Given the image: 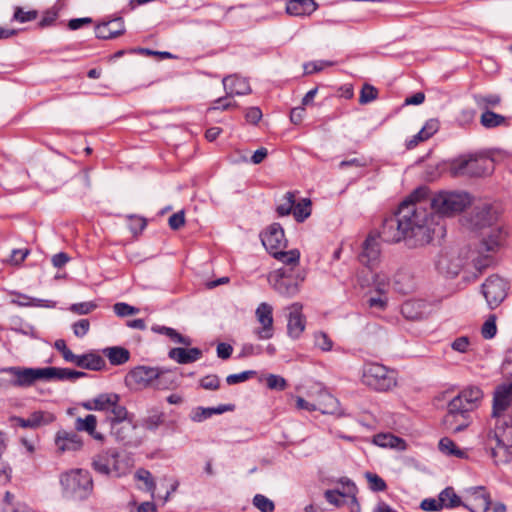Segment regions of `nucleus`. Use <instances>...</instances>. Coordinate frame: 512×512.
<instances>
[{
	"instance_id": "6e6552de",
	"label": "nucleus",
	"mask_w": 512,
	"mask_h": 512,
	"mask_svg": "<svg viewBox=\"0 0 512 512\" xmlns=\"http://www.w3.org/2000/svg\"><path fill=\"white\" fill-rule=\"evenodd\" d=\"M504 237L505 233L501 228L495 227L491 229L489 235L482 239L478 248L480 256L474 260V265L477 270L481 271L492 264L493 259L485 253L495 252L501 245Z\"/></svg>"
},
{
	"instance_id": "f8f14e48",
	"label": "nucleus",
	"mask_w": 512,
	"mask_h": 512,
	"mask_svg": "<svg viewBox=\"0 0 512 512\" xmlns=\"http://www.w3.org/2000/svg\"><path fill=\"white\" fill-rule=\"evenodd\" d=\"M481 290L488 306L494 309L506 298L508 283L497 275L491 276L482 284Z\"/></svg>"
},
{
	"instance_id": "052dcab7",
	"label": "nucleus",
	"mask_w": 512,
	"mask_h": 512,
	"mask_svg": "<svg viewBox=\"0 0 512 512\" xmlns=\"http://www.w3.org/2000/svg\"><path fill=\"white\" fill-rule=\"evenodd\" d=\"M334 62L332 61H314L308 62L303 65L305 74H312L315 72H320L324 69L325 66H333Z\"/></svg>"
},
{
	"instance_id": "7ed1b4c3",
	"label": "nucleus",
	"mask_w": 512,
	"mask_h": 512,
	"mask_svg": "<svg viewBox=\"0 0 512 512\" xmlns=\"http://www.w3.org/2000/svg\"><path fill=\"white\" fill-rule=\"evenodd\" d=\"M471 199L466 192L440 191L430 200L431 208L442 216H453L462 212Z\"/></svg>"
},
{
	"instance_id": "49530a36",
	"label": "nucleus",
	"mask_w": 512,
	"mask_h": 512,
	"mask_svg": "<svg viewBox=\"0 0 512 512\" xmlns=\"http://www.w3.org/2000/svg\"><path fill=\"white\" fill-rule=\"evenodd\" d=\"M421 304L416 301H406L401 306V312L403 316L410 320H415L421 317L422 312L416 311V308H419Z\"/></svg>"
},
{
	"instance_id": "79ce46f5",
	"label": "nucleus",
	"mask_w": 512,
	"mask_h": 512,
	"mask_svg": "<svg viewBox=\"0 0 512 512\" xmlns=\"http://www.w3.org/2000/svg\"><path fill=\"white\" fill-rule=\"evenodd\" d=\"M474 101L478 108L487 111L489 107H495L501 102L500 96L496 94L474 95Z\"/></svg>"
},
{
	"instance_id": "e433bc0d",
	"label": "nucleus",
	"mask_w": 512,
	"mask_h": 512,
	"mask_svg": "<svg viewBox=\"0 0 512 512\" xmlns=\"http://www.w3.org/2000/svg\"><path fill=\"white\" fill-rule=\"evenodd\" d=\"M152 331L158 334L166 335L175 343L183 344L185 346L191 345V339L178 333L175 329L166 326H153Z\"/></svg>"
},
{
	"instance_id": "e2e57ef3",
	"label": "nucleus",
	"mask_w": 512,
	"mask_h": 512,
	"mask_svg": "<svg viewBox=\"0 0 512 512\" xmlns=\"http://www.w3.org/2000/svg\"><path fill=\"white\" fill-rule=\"evenodd\" d=\"M97 305L93 302H82V303H75L72 304L69 308L71 312L79 314V315H85L93 311Z\"/></svg>"
},
{
	"instance_id": "c9c22d12",
	"label": "nucleus",
	"mask_w": 512,
	"mask_h": 512,
	"mask_svg": "<svg viewBox=\"0 0 512 512\" xmlns=\"http://www.w3.org/2000/svg\"><path fill=\"white\" fill-rule=\"evenodd\" d=\"M108 413H110V415L107 416L106 421L110 426L112 424L124 422L130 418H133V415H130L126 407L119 404V402H115Z\"/></svg>"
},
{
	"instance_id": "680f3d73",
	"label": "nucleus",
	"mask_w": 512,
	"mask_h": 512,
	"mask_svg": "<svg viewBox=\"0 0 512 512\" xmlns=\"http://www.w3.org/2000/svg\"><path fill=\"white\" fill-rule=\"evenodd\" d=\"M114 312L119 317H125L138 313V309L127 303L119 302L113 306Z\"/></svg>"
},
{
	"instance_id": "a878e982",
	"label": "nucleus",
	"mask_w": 512,
	"mask_h": 512,
	"mask_svg": "<svg viewBox=\"0 0 512 512\" xmlns=\"http://www.w3.org/2000/svg\"><path fill=\"white\" fill-rule=\"evenodd\" d=\"M115 402H120V396L116 393H102L97 397L83 403L86 410L109 412Z\"/></svg>"
},
{
	"instance_id": "a18cd8bd",
	"label": "nucleus",
	"mask_w": 512,
	"mask_h": 512,
	"mask_svg": "<svg viewBox=\"0 0 512 512\" xmlns=\"http://www.w3.org/2000/svg\"><path fill=\"white\" fill-rule=\"evenodd\" d=\"M311 200L303 199L300 203H298L293 208V215L298 222H303L306 218H308L311 214Z\"/></svg>"
},
{
	"instance_id": "ea45409f",
	"label": "nucleus",
	"mask_w": 512,
	"mask_h": 512,
	"mask_svg": "<svg viewBox=\"0 0 512 512\" xmlns=\"http://www.w3.org/2000/svg\"><path fill=\"white\" fill-rule=\"evenodd\" d=\"M439 450L447 456H455L457 458H466L467 454L461 450L456 444L448 437H444L439 441Z\"/></svg>"
},
{
	"instance_id": "1a4fd4ad",
	"label": "nucleus",
	"mask_w": 512,
	"mask_h": 512,
	"mask_svg": "<svg viewBox=\"0 0 512 512\" xmlns=\"http://www.w3.org/2000/svg\"><path fill=\"white\" fill-rule=\"evenodd\" d=\"M305 279V274L298 273L294 278L292 268H281L270 277L274 289L281 295L292 297L299 292L300 283Z\"/></svg>"
},
{
	"instance_id": "423d86ee",
	"label": "nucleus",
	"mask_w": 512,
	"mask_h": 512,
	"mask_svg": "<svg viewBox=\"0 0 512 512\" xmlns=\"http://www.w3.org/2000/svg\"><path fill=\"white\" fill-rule=\"evenodd\" d=\"M52 371V367L26 368L13 366L1 369V373L11 375L9 384L14 387H30L38 380H52Z\"/></svg>"
},
{
	"instance_id": "2f4dec72",
	"label": "nucleus",
	"mask_w": 512,
	"mask_h": 512,
	"mask_svg": "<svg viewBox=\"0 0 512 512\" xmlns=\"http://www.w3.org/2000/svg\"><path fill=\"white\" fill-rule=\"evenodd\" d=\"M102 353L114 366L123 365L130 359L129 350L121 346L106 347L102 350Z\"/></svg>"
},
{
	"instance_id": "6e6d98bb",
	"label": "nucleus",
	"mask_w": 512,
	"mask_h": 512,
	"mask_svg": "<svg viewBox=\"0 0 512 512\" xmlns=\"http://www.w3.org/2000/svg\"><path fill=\"white\" fill-rule=\"evenodd\" d=\"M266 383L267 387L271 390L282 391L287 386L286 380L283 377L275 374L268 375L266 378Z\"/></svg>"
},
{
	"instance_id": "2eb2a0df",
	"label": "nucleus",
	"mask_w": 512,
	"mask_h": 512,
	"mask_svg": "<svg viewBox=\"0 0 512 512\" xmlns=\"http://www.w3.org/2000/svg\"><path fill=\"white\" fill-rule=\"evenodd\" d=\"M260 236L263 246L271 255L287 246L284 230L279 223L269 225Z\"/></svg>"
},
{
	"instance_id": "bf43d9fd",
	"label": "nucleus",
	"mask_w": 512,
	"mask_h": 512,
	"mask_svg": "<svg viewBox=\"0 0 512 512\" xmlns=\"http://www.w3.org/2000/svg\"><path fill=\"white\" fill-rule=\"evenodd\" d=\"M256 374L255 371H243L238 374H230L226 377V382L229 385H235L241 382H245Z\"/></svg>"
},
{
	"instance_id": "69168bd1",
	"label": "nucleus",
	"mask_w": 512,
	"mask_h": 512,
	"mask_svg": "<svg viewBox=\"0 0 512 512\" xmlns=\"http://www.w3.org/2000/svg\"><path fill=\"white\" fill-rule=\"evenodd\" d=\"M169 227L172 230H179L185 224V213L184 211H178L172 214L168 219Z\"/></svg>"
},
{
	"instance_id": "f03ea898",
	"label": "nucleus",
	"mask_w": 512,
	"mask_h": 512,
	"mask_svg": "<svg viewBox=\"0 0 512 512\" xmlns=\"http://www.w3.org/2000/svg\"><path fill=\"white\" fill-rule=\"evenodd\" d=\"M482 446L497 466L512 460V383L494 391L491 422L482 435Z\"/></svg>"
},
{
	"instance_id": "58836bf2",
	"label": "nucleus",
	"mask_w": 512,
	"mask_h": 512,
	"mask_svg": "<svg viewBox=\"0 0 512 512\" xmlns=\"http://www.w3.org/2000/svg\"><path fill=\"white\" fill-rule=\"evenodd\" d=\"M439 500L442 502V506H445L447 508H455L458 506H463L466 503H463L460 499V497L454 492V489L452 487L445 488L440 494H439Z\"/></svg>"
},
{
	"instance_id": "412c9836",
	"label": "nucleus",
	"mask_w": 512,
	"mask_h": 512,
	"mask_svg": "<svg viewBox=\"0 0 512 512\" xmlns=\"http://www.w3.org/2000/svg\"><path fill=\"white\" fill-rule=\"evenodd\" d=\"M289 309L287 333L291 338L297 339L305 329V318L301 313L302 305L293 303Z\"/></svg>"
},
{
	"instance_id": "7c9ffc66",
	"label": "nucleus",
	"mask_w": 512,
	"mask_h": 512,
	"mask_svg": "<svg viewBox=\"0 0 512 512\" xmlns=\"http://www.w3.org/2000/svg\"><path fill=\"white\" fill-rule=\"evenodd\" d=\"M97 418L95 415L89 414L85 418H77L75 421V429L77 431H85L95 440L103 441L104 436L96 431Z\"/></svg>"
},
{
	"instance_id": "bb28decb",
	"label": "nucleus",
	"mask_w": 512,
	"mask_h": 512,
	"mask_svg": "<svg viewBox=\"0 0 512 512\" xmlns=\"http://www.w3.org/2000/svg\"><path fill=\"white\" fill-rule=\"evenodd\" d=\"M223 86L227 96L247 95L251 93V87L245 78L227 76L223 79Z\"/></svg>"
},
{
	"instance_id": "0eeeda50",
	"label": "nucleus",
	"mask_w": 512,
	"mask_h": 512,
	"mask_svg": "<svg viewBox=\"0 0 512 512\" xmlns=\"http://www.w3.org/2000/svg\"><path fill=\"white\" fill-rule=\"evenodd\" d=\"M492 169L491 159L477 155L459 158L452 164V172L457 176L481 177L489 174Z\"/></svg>"
},
{
	"instance_id": "5fc2aeb1",
	"label": "nucleus",
	"mask_w": 512,
	"mask_h": 512,
	"mask_svg": "<svg viewBox=\"0 0 512 512\" xmlns=\"http://www.w3.org/2000/svg\"><path fill=\"white\" fill-rule=\"evenodd\" d=\"M37 16L38 12L36 10L25 12L21 7H16L13 15V20L18 21L20 23H25L28 21L35 20Z\"/></svg>"
},
{
	"instance_id": "cd10ccee",
	"label": "nucleus",
	"mask_w": 512,
	"mask_h": 512,
	"mask_svg": "<svg viewBox=\"0 0 512 512\" xmlns=\"http://www.w3.org/2000/svg\"><path fill=\"white\" fill-rule=\"evenodd\" d=\"M202 354V350L196 347L190 349L176 347L169 351L168 356L179 364H188L199 360Z\"/></svg>"
},
{
	"instance_id": "f257e3e1",
	"label": "nucleus",
	"mask_w": 512,
	"mask_h": 512,
	"mask_svg": "<svg viewBox=\"0 0 512 512\" xmlns=\"http://www.w3.org/2000/svg\"><path fill=\"white\" fill-rule=\"evenodd\" d=\"M428 196L427 187L415 189L398 210L383 220L380 237L387 243L405 241L409 247L428 244L432 240L429 215L419 202Z\"/></svg>"
},
{
	"instance_id": "4d7b16f0",
	"label": "nucleus",
	"mask_w": 512,
	"mask_h": 512,
	"mask_svg": "<svg viewBox=\"0 0 512 512\" xmlns=\"http://www.w3.org/2000/svg\"><path fill=\"white\" fill-rule=\"evenodd\" d=\"M135 477L145 483L146 489L148 491L153 492L155 490L156 485L154 479L148 470L138 469L135 473Z\"/></svg>"
},
{
	"instance_id": "de8ad7c7",
	"label": "nucleus",
	"mask_w": 512,
	"mask_h": 512,
	"mask_svg": "<svg viewBox=\"0 0 512 512\" xmlns=\"http://www.w3.org/2000/svg\"><path fill=\"white\" fill-rule=\"evenodd\" d=\"M295 198L294 194L288 192L282 199V202L277 206L276 211L279 216L289 215L294 208Z\"/></svg>"
},
{
	"instance_id": "c85d7f7f",
	"label": "nucleus",
	"mask_w": 512,
	"mask_h": 512,
	"mask_svg": "<svg viewBox=\"0 0 512 512\" xmlns=\"http://www.w3.org/2000/svg\"><path fill=\"white\" fill-rule=\"evenodd\" d=\"M439 129V121L436 119H429L422 129L414 135L406 143L407 149L415 148L420 142H423L433 136Z\"/></svg>"
},
{
	"instance_id": "09e8293b",
	"label": "nucleus",
	"mask_w": 512,
	"mask_h": 512,
	"mask_svg": "<svg viewBox=\"0 0 512 512\" xmlns=\"http://www.w3.org/2000/svg\"><path fill=\"white\" fill-rule=\"evenodd\" d=\"M253 505L261 512H273L275 510L274 502L262 494L254 496Z\"/></svg>"
},
{
	"instance_id": "c03bdc74",
	"label": "nucleus",
	"mask_w": 512,
	"mask_h": 512,
	"mask_svg": "<svg viewBox=\"0 0 512 512\" xmlns=\"http://www.w3.org/2000/svg\"><path fill=\"white\" fill-rule=\"evenodd\" d=\"M165 423V414L163 412H153L143 419L142 425L150 431H155L159 426Z\"/></svg>"
},
{
	"instance_id": "864d4df0",
	"label": "nucleus",
	"mask_w": 512,
	"mask_h": 512,
	"mask_svg": "<svg viewBox=\"0 0 512 512\" xmlns=\"http://www.w3.org/2000/svg\"><path fill=\"white\" fill-rule=\"evenodd\" d=\"M496 333V317L495 315H490L482 326L481 334L485 339H491L496 335Z\"/></svg>"
},
{
	"instance_id": "473e14b6",
	"label": "nucleus",
	"mask_w": 512,
	"mask_h": 512,
	"mask_svg": "<svg viewBox=\"0 0 512 512\" xmlns=\"http://www.w3.org/2000/svg\"><path fill=\"white\" fill-rule=\"evenodd\" d=\"M317 410L323 414H335L339 409V401L327 392H322L319 395L318 403L316 404Z\"/></svg>"
},
{
	"instance_id": "72a5a7b5",
	"label": "nucleus",
	"mask_w": 512,
	"mask_h": 512,
	"mask_svg": "<svg viewBox=\"0 0 512 512\" xmlns=\"http://www.w3.org/2000/svg\"><path fill=\"white\" fill-rule=\"evenodd\" d=\"M373 442L380 447L397 448L404 450L406 448L405 441L392 434L380 433L374 436Z\"/></svg>"
},
{
	"instance_id": "39448f33",
	"label": "nucleus",
	"mask_w": 512,
	"mask_h": 512,
	"mask_svg": "<svg viewBox=\"0 0 512 512\" xmlns=\"http://www.w3.org/2000/svg\"><path fill=\"white\" fill-rule=\"evenodd\" d=\"M61 484L65 493L74 498L86 499L93 489V481L88 471L74 470L61 477Z\"/></svg>"
},
{
	"instance_id": "393cba45",
	"label": "nucleus",
	"mask_w": 512,
	"mask_h": 512,
	"mask_svg": "<svg viewBox=\"0 0 512 512\" xmlns=\"http://www.w3.org/2000/svg\"><path fill=\"white\" fill-rule=\"evenodd\" d=\"M57 449L61 452L77 451L82 447V440L76 432L58 431L55 438Z\"/></svg>"
},
{
	"instance_id": "5701e85b",
	"label": "nucleus",
	"mask_w": 512,
	"mask_h": 512,
	"mask_svg": "<svg viewBox=\"0 0 512 512\" xmlns=\"http://www.w3.org/2000/svg\"><path fill=\"white\" fill-rule=\"evenodd\" d=\"M380 245L375 236H368L363 243L362 252L359 254V260L362 264L372 267L380 258Z\"/></svg>"
},
{
	"instance_id": "ddd939ff",
	"label": "nucleus",
	"mask_w": 512,
	"mask_h": 512,
	"mask_svg": "<svg viewBox=\"0 0 512 512\" xmlns=\"http://www.w3.org/2000/svg\"><path fill=\"white\" fill-rule=\"evenodd\" d=\"M483 398V392L479 387L470 386L463 389L449 403L451 411H459V408L470 414L478 408Z\"/></svg>"
},
{
	"instance_id": "9b49d317",
	"label": "nucleus",
	"mask_w": 512,
	"mask_h": 512,
	"mask_svg": "<svg viewBox=\"0 0 512 512\" xmlns=\"http://www.w3.org/2000/svg\"><path fill=\"white\" fill-rule=\"evenodd\" d=\"M128 378L134 384L141 388H146L150 386H154L157 388L164 387L162 383L164 378V372L161 371L159 368L138 366L129 372Z\"/></svg>"
},
{
	"instance_id": "dca6fc26",
	"label": "nucleus",
	"mask_w": 512,
	"mask_h": 512,
	"mask_svg": "<svg viewBox=\"0 0 512 512\" xmlns=\"http://www.w3.org/2000/svg\"><path fill=\"white\" fill-rule=\"evenodd\" d=\"M112 434L116 440L122 442L124 445L136 447L140 445L141 440L135 434L136 424L133 422V418H130L124 422L112 424Z\"/></svg>"
},
{
	"instance_id": "9d476101",
	"label": "nucleus",
	"mask_w": 512,
	"mask_h": 512,
	"mask_svg": "<svg viewBox=\"0 0 512 512\" xmlns=\"http://www.w3.org/2000/svg\"><path fill=\"white\" fill-rule=\"evenodd\" d=\"M496 220L497 212L489 203L475 205L466 218L467 225L472 230L491 227Z\"/></svg>"
},
{
	"instance_id": "20e7f679",
	"label": "nucleus",
	"mask_w": 512,
	"mask_h": 512,
	"mask_svg": "<svg viewBox=\"0 0 512 512\" xmlns=\"http://www.w3.org/2000/svg\"><path fill=\"white\" fill-rule=\"evenodd\" d=\"M362 382L376 391H387L397 384L396 372L379 363H366Z\"/></svg>"
},
{
	"instance_id": "774afa93",
	"label": "nucleus",
	"mask_w": 512,
	"mask_h": 512,
	"mask_svg": "<svg viewBox=\"0 0 512 512\" xmlns=\"http://www.w3.org/2000/svg\"><path fill=\"white\" fill-rule=\"evenodd\" d=\"M200 385L206 390H217L220 386V380L216 375H208L201 379Z\"/></svg>"
},
{
	"instance_id": "338daca9",
	"label": "nucleus",
	"mask_w": 512,
	"mask_h": 512,
	"mask_svg": "<svg viewBox=\"0 0 512 512\" xmlns=\"http://www.w3.org/2000/svg\"><path fill=\"white\" fill-rule=\"evenodd\" d=\"M54 347L58 350L65 361L71 362L74 358V353L67 347L65 340L58 339L54 343Z\"/></svg>"
},
{
	"instance_id": "a211bd4d",
	"label": "nucleus",
	"mask_w": 512,
	"mask_h": 512,
	"mask_svg": "<svg viewBox=\"0 0 512 512\" xmlns=\"http://www.w3.org/2000/svg\"><path fill=\"white\" fill-rule=\"evenodd\" d=\"M273 308L271 305L263 302L256 309L257 321L261 324V328L255 330V334L259 339H270L273 336Z\"/></svg>"
},
{
	"instance_id": "f704fd0d",
	"label": "nucleus",
	"mask_w": 512,
	"mask_h": 512,
	"mask_svg": "<svg viewBox=\"0 0 512 512\" xmlns=\"http://www.w3.org/2000/svg\"><path fill=\"white\" fill-rule=\"evenodd\" d=\"M232 409H233L232 405H220L216 408L199 407L193 412L191 419L194 422H201V421L211 417L213 414H221L225 411H229Z\"/></svg>"
},
{
	"instance_id": "3c124183",
	"label": "nucleus",
	"mask_w": 512,
	"mask_h": 512,
	"mask_svg": "<svg viewBox=\"0 0 512 512\" xmlns=\"http://www.w3.org/2000/svg\"><path fill=\"white\" fill-rule=\"evenodd\" d=\"M365 477L368 481L369 488L374 492L384 491L387 488L385 481L377 474L366 472Z\"/></svg>"
},
{
	"instance_id": "6ab92c4d",
	"label": "nucleus",
	"mask_w": 512,
	"mask_h": 512,
	"mask_svg": "<svg viewBox=\"0 0 512 512\" xmlns=\"http://www.w3.org/2000/svg\"><path fill=\"white\" fill-rule=\"evenodd\" d=\"M468 503L465 508L471 512H486L491 506L490 495L485 491L484 487H473L468 490Z\"/></svg>"
},
{
	"instance_id": "c756f323",
	"label": "nucleus",
	"mask_w": 512,
	"mask_h": 512,
	"mask_svg": "<svg viewBox=\"0 0 512 512\" xmlns=\"http://www.w3.org/2000/svg\"><path fill=\"white\" fill-rule=\"evenodd\" d=\"M317 8L314 0H289L286 5V12L291 16H307Z\"/></svg>"
},
{
	"instance_id": "13d9d810",
	"label": "nucleus",
	"mask_w": 512,
	"mask_h": 512,
	"mask_svg": "<svg viewBox=\"0 0 512 512\" xmlns=\"http://www.w3.org/2000/svg\"><path fill=\"white\" fill-rule=\"evenodd\" d=\"M315 345L322 351H330L333 346L332 340L324 332H317L314 336Z\"/></svg>"
},
{
	"instance_id": "4be33fe9",
	"label": "nucleus",
	"mask_w": 512,
	"mask_h": 512,
	"mask_svg": "<svg viewBox=\"0 0 512 512\" xmlns=\"http://www.w3.org/2000/svg\"><path fill=\"white\" fill-rule=\"evenodd\" d=\"M71 363L77 367L91 371H101L106 368V361L96 352H88L83 355L74 354Z\"/></svg>"
},
{
	"instance_id": "37998d69",
	"label": "nucleus",
	"mask_w": 512,
	"mask_h": 512,
	"mask_svg": "<svg viewBox=\"0 0 512 512\" xmlns=\"http://www.w3.org/2000/svg\"><path fill=\"white\" fill-rule=\"evenodd\" d=\"M480 122L485 128H494L503 124L505 118L500 114L487 110L482 113Z\"/></svg>"
},
{
	"instance_id": "f3484780",
	"label": "nucleus",
	"mask_w": 512,
	"mask_h": 512,
	"mask_svg": "<svg viewBox=\"0 0 512 512\" xmlns=\"http://www.w3.org/2000/svg\"><path fill=\"white\" fill-rule=\"evenodd\" d=\"M119 453L115 449H110L95 456L92 466L99 474L108 476L115 471L118 474Z\"/></svg>"
},
{
	"instance_id": "b1692460",
	"label": "nucleus",
	"mask_w": 512,
	"mask_h": 512,
	"mask_svg": "<svg viewBox=\"0 0 512 512\" xmlns=\"http://www.w3.org/2000/svg\"><path fill=\"white\" fill-rule=\"evenodd\" d=\"M124 32L125 26L121 17L101 23L95 28L96 37L103 40L116 38L122 35Z\"/></svg>"
},
{
	"instance_id": "4468645a",
	"label": "nucleus",
	"mask_w": 512,
	"mask_h": 512,
	"mask_svg": "<svg viewBox=\"0 0 512 512\" xmlns=\"http://www.w3.org/2000/svg\"><path fill=\"white\" fill-rule=\"evenodd\" d=\"M464 265V259L457 251L441 252L435 262L436 269L446 277H456Z\"/></svg>"
},
{
	"instance_id": "8fccbe9b",
	"label": "nucleus",
	"mask_w": 512,
	"mask_h": 512,
	"mask_svg": "<svg viewBox=\"0 0 512 512\" xmlns=\"http://www.w3.org/2000/svg\"><path fill=\"white\" fill-rule=\"evenodd\" d=\"M33 428L48 424L54 420V416L43 411H35L29 417Z\"/></svg>"
},
{
	"instance_id": "0e129e2a",
	"label": "nucleus",
	"mask_w": 512,
	"mask_h": 512,
	"mask_svg": "<svg viewBox=\"0 0 512 512\" xmlns=\"http://www.w3.org/2000/svg\"><path fill=\"white\" fill-rule=\"evenodd\" d=\"M128 219L130 220V230L134 233V234H138L140 232H142L144 230V228L146 227V219L143 218V217H140V216H136V215H130L128 216Z\"/></svg>"
},
{
	"instance_id": "4c0bfd02",
	"label": "nucleus",
	"mask_w": 512,
	"mask_h": 512,
	"mask_svg": "<svg viewBox=\"0 0 512 512\" xmlns=\"http://www.w3.org/2000/svg\"><path fill=\"white\" fill-rule=\"evenodd\" d=\"M52 379L74 381L87 376V373L69 368L52 367Z\"/></svg>"
},
{
	"instance_id": "a19ab883",
	"label": "nucleus",
	"mask_w": 512,
	"mask_h": 512,
	"mask_svg": "<svg viewBox=\"0 0 512 512\" xmlns=\"http://www.w3.org/2000/svg\"><path fill=\"white\" fill-rule=\"evenodd\" d=\"M272 256L284 263L288 266H295L299 263L300 252L297 249H292L289 251H284V249H280L272 254Z\"/></svg>"
},
{
	"instance_id": "603ef678",
	"label": "nucleus",
	"mask_w": 512,
	"mask_h": 512,
	"mask_svg": "<svg viewBox=\"0 0 512 512\" xmlns=\"http://www.w3.org/2000/svg\"><path fill=\"white\" fill-rule=\"evenodd\" d=\"M378 96L377 89L369 84H364L359 97V103L360 104H367L373 100H375Z\"/></svg>"
},
{
	"instance_id": "aec40b11",
	"label": "nucleus",
	"mask_w": 512,
	"mask_h": 512,
	"mask_svg": "<svg viewBox=\"0 0 512 512\" xmlns=\"http://www.w3.org/2000/svg\"><path fill=\"white\" fill-rule=\"evenodd\" d=\"M470 414L459 408V411H451V404H448L447 414L444 416L445 428L453 433L461 432L470 425Z\"/></svg>"
}]
</instances>
